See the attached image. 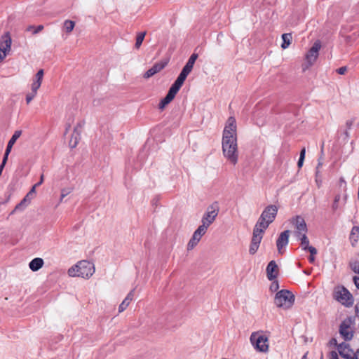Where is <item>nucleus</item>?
<instances>
[{
    "mask_svg": "<svg viewBox=\"0 0 359 359\" xmlns=\"http://www.w3.org/2000/svg\"><path fill=\"white\" fill-rule=\"evenodd\" d=\"M353 282H354V284L355 285L356 287L358 289H359V277L355 276L353 278Z\"/></svg>",
    "mask_w": 359,
    "mask_h": 359,
    "instance_id": "09e8293b",
    "label": "nucleus"
},
{
    "mask_svg": "<svg viewBox=\"0 0 359 359\" xmlns=\"http://www.w3.org/2000/svg\"><path fill=\"white\" fill-rule=\"evenodd\" d=\"M359 358V348L358 349V358Z\"/></svg>",
    "mask_w": 359,
    "mask_h": 359,
    "instance_id": "e2e57ef3",
    "label": "nucleus"
},
{
    "mask_svg": "<svg viewBox=\"0 0 359 359\" xmlns=\"http://www.w3.org/2000/svg\"><path fill=\"white\" fill-rule=\"evenodd\" d=\"M322 166H323V161L320 159H319L318 165H317V167H316V169H319L320 170Z\"/></svg>",
    "mask_w": 359,
    "mask_h": 359,
    "instance_id": "6e6d98bb",
    "label": "nucleus"
},
{
    "mask_svg": "<svg viewBox=\"0 0 359 359\" xmlns=\"http://www.w3.org/2000/svg\"><path fill=\"white\" fill-rule=\"evenodd\" d=\"M353 320L351 318L344 319L340 325L339 333L345 340H351L353 337Z\"/></svg>",
    "mask_w": 359,
    "mask_h": 359,
    "instance_id": "1a4fd4ad",
    "label": "nucleus"
},
{
    "mask_svg": "<svg viewBox=\"0 0 359 359\" xmlns=\"http://www.w3.org/2000/svg\"><path fill=\"white\" fill-rule=\"evenodd\" d=\"M81 124L79 123L74 129V133L71 137L69 144L71 148H74L79 143L80 140V130Z\"/></svg>",
    "mask_w": 359,
    "mask_h": 359,
    "instance_id": "6ab92c4d",
    "label": "nucleus"
},
{
    "mask_svg": "<svg viewBox=\"0 0 359 359\" xmlns=\"http://www.w3.org/2000/svg\"><path fill=\"white\" fill-rule=\"evenodd\" d=\"M13 146V144H11L8 142V144H7V147H6V149L5 151V154H4V156L3 158V161H4V163L7 162L8 155L11 153Z\"/></svg>",
    "mask_w": 359,
    "mask_h": 359,
    "instance_id": "a19ab883",
    "label": "nucleus"
},
{
    "mask_svg": "<svg viewBox=\"0 0 359 359\" xmlns=\"http://www.w3.org/2000/svg\"><path fill=\"white\" fill-rule=\"evenodd\" d=\"M43 264L44 262L42 258L36 257L29 263V267L31 271L36 272L41 269L43 266Z\"/></svg>",
    "mask_w": 359,
    "mask_h": 359,
    "instance_id": "4be33fe9",
    "label": "nucleus"
},
{
    "mask_svg": "<svg viewBox=\"0 0 359 359\" xmlns=\"http://www.w3.org/2000/svg\"><path fill=\"white\" fill-rule=\"evenodd\" d=\"M222 154L226 161L235 165L238 162L239 152L237 143V126L236 119L228 118L223 130L222 140Z\"/></svg>",
    "mask_w": 359,
    "mask_h": 359,
    "instance_id": "f257e3e1",
    "label": "nucleus"
},
{
    "mask_svg": "<svg viewBox=\"0 0 359 359\" xmlns=\"http://www.w3.org/2000/svg\"><path fill=\"white\" fill-rule=\"evenodd\" d=\"M69 128H70V123H69L68 126L66 128V133H67Z\"/></svg>",
    "mask_w": 359,
    "mask_h": 359,
    "instance_id": "680f3d73",
    "label": "nucleus"
},
{
    "mask_svg": "<svg viewBox=\"0 0 359 359\" xmlns=\"http://www.w3.org/2000/svg\"><path fill=\"white\" fill-rule=\"evenodd\" d=\"M6 163H4V161H2V163H1V165H0V175H1V173H2L3 169H4V168L5 165H6Z\"/></svg>",
    "mask_w": 359,
    "mask_h": 359,
    "instance_id": "5fc2aeb1",
    "label": "nucleus"
},
{
    "mask_svg": "<svg viewBox=\"0 0 359 359\" xmlns=\"http://www.w3.org/2000/svg\"><path fill=\"white\" fill-rule=\"evenodd\" d=\"M198 57V54L193 53L189 58L187 62L186 63L185 66L183 67L182 69L190 73L194 67V63L197 60Z\"/></svg>",
    "mask_w": 359,
    "mask_h": 359,
    "instance_id": "393cba45",
    "label": "nucleus"
},
{
    "mask_svg": "<svg viewBox=\"0 0 359 359\" xmlns=\"http://www.w3.org/2000/svg\"><path fill=\"white\" fill-rule=\"evenodd\" d=\"M278 283L277 281H274L271 284L270 290L271 292H276L278 289Z\"/></svg>",
    "mask_w": 359,
    "mask_h": 359,
    "instance_id": "a18cd8bd",
    "label": "nucleus"
},
{
    "mask_svg": "<svg viewBox=\"0 0 359 359\" xmlns=\"http://www.w3.org/2000/svg\"><path fill=\"white\" fill-rule=\"evenodd\" d=\"M329 359H339L338 353L335 351H332L329 354Z\"/></svg>",
    "mask_w": 359,
    "mask_h": 359,
    "instance_id": "49530a36",
    "label": "nucleus"
},
{
    "mask_svg": "<svg viewBox=\"0 0 359 359\" xmlns=\"http://www.w3.org/2000/svg\"><path fill=\"white\" fill-rule=\"evenodd\" d=\"M265 231H266V229H262L261 227H259L255 224L254 229H253L251 243L259 245V244L262 240V238H263V234Z\"/></svg>",
    "mask_w": 359,
    "mask_h": 359,
    "instance_id": "f3484780",
    "label": "nucleus"
},
{
    "mask_svg": "<svg viewBox=\"0 0 359 359\" xmlns=\"http://www.w3.org/2000/svg\"><path fill=\"white\" fill-rule=\"evenodd\" d=\"M189 74V72L182 69V72H180V75L175 80V83H177L179 86H180L182 87Z\"/></svg>",
    "mask_w": 359,
    "mask_h": 359,
    "instance_id": "bb28decb",
    "label": "nucleus"
},
{
    "mask_svg": "<svg viewBox=\"0 0 359 359\" xmlns=\"http://www.w3.org/2000/svg\"><path fill=\"white\" fill-rule=\"evenodd\" d=\"M316 182L318 187H319L321 184V177H316Z\"/></svg>",
    "mask_w": 359,
    "mask_h": 359,
    "instance_id": "864d4df0",
    "label": "nucleus"
},
{
    "mask_svg": "<svg viewBox=\"0 0 359 359\" xmlns=\"http://www.w3.org/2000/svg\"><path fill=\"white\" fill-rule=\"evenodd\" d=\"M180 88H181V86L174 82V83L170 88L168 93L175 97L176 94L177 93V92L180 90Z\"/></svg>",
    "mask_w": 359,
    "mask_h": 359,
    "instance_id": "c9c22d12",
    "label": "nucleus"
},
{
    "mask_svg": "<svg viewBox=\"0 0 359 359\" xmlns=\"http://www.w3.org/2000/svg\"><path fill=\"white\" fill-rule=\"evenodd\" d=\"M72 191H73V189L71 187L62 189L60 201V202L62 201L63 198L69 194Z\"/></svg>",
    "mask_w": 359,
    "mask_h": 359,
    "instance_id": "58836bf2",
    "label": "nucleus"
},
{
    "mask_svg": "<svg viewBox=\"0 0 359 359\" xmlns=\"http://www.w3.org/2000/svg\"><path fill=\"white\" fill-rule=\"evenodd\" d=\"M201 239V238H200L198 236L194 233L192 237L191 238L187 244V250H191L192 249H194L198 245Z\"/></svg>",
    "mask_w": 359,
    "mask_h": 359,
    "instance_id": "a878e982",
    "label": "nucleus"
},
{
    "mask_svg": "<svg viewBox=\"0 0 359 359\" xmlns=\"http://www.w3.org/2000/svg\"><path fill=\"white\" fill-rule=\"evenodd\" d=\"M175 98L174 96L171 95L170 94L168 93L166 96L161 101L159 104V108L163 109L167 104H168L173 99Z\"/></svg>",
    "mask_w": 359,
    "mask_h": 359,
    "instance_id": "c756f323",
    "label": "nucleus"
},
{
    "mask_svg": "<svg viewBox=\"0 0 359 359\" xmlns=\"http://www.w3.org/2000/svg\"><path fill=\"white\" fill-rule=\"evenodd\" d=\"M351 269L356 273L359 274V262L353 260L350 262Z\"/></svg>",
    "mask_w": 359,
    "mask_h": 359,
    "instance_id": "ea45409f",
    "label": "nucleus"
},
{
    "mask_svg": "<svg viewBox=\"0 0 359 359\" xmlns=\"http://www.w3.org/2000/svg\"><path fill=\"white\" fill-rule=\"evenodd\" d=\"M304 161V158H299V161L297 162V165L299 168L302 167Z\"/></svg>",
    "mask_w": 359,
    "mask_h": 359,
    "instance_id": "3c124183",
    "label": "nucleus"
},
{
    "mask_svg": "<svg viewBox=\"0 0 359 359\" xmlns=\"http://www.w3.org/2000/svg\"><path fill=\"white\" fill-rule=\"evenodd\" d=\"M267 278L270 280H273L278 275V266L275 261H271L266 266Z\"/></svg>",
    "mask_w": 359,
    "mask_h": 359,
    "instance_id": "a211bd4d",
    "label": "nucleus"
},
{
    "mask_svg": "<svg viewBox=\"0 0 359 359\" xmlns=\"http://www.w3.org/2000/svg\"><path fill=\"white\" fill-rule=\"evenodd\" d=\"M94 264L87 260H81L71 266L68 271V276L70 277H81L89 279L95 273Z\"/></svg>",
    "mask_w": 359,
    "mask_h": 359,
    "instance_id": "f03ea898",
    "label": "nucleus"
},
{
    "mask_svg": "<svg viewBox=\"0 0 359 359\" xmlns=\"http://www.w3.org/2000/svg\"><path fill=\"white\" fill-rule=\"evenodd\" d=\"M13 146V144H11L8 142V144H7V147H6V149L5 151V154H4V156L3 158V161H4V163L7 162L8 155L11 153Z\"/></svg>",
    "mask_w": 359,
    "mask_h": 359,
    "instance_id": "79ce46f5",
    "label": "nucleus"
},
{
    "mask_svg": "<svg viewBox=\"0 0 359 359\" xmlns=\"http://www.w3.org/2000/svg\"><path fill=\"white\" fill-rule=\"evenodd\" d=\"M290 223L292 224L295 228V236H301L307 232V226L304 219L301 216H295L290 219Z\"/></svg>",
    "mask_w": 359,
    "mask_h": 359,
    "instance_id": "9d476101",
    "label": "nucleus"
},
{
    "mask_svg": "<svg viewBox=\"0 0 359 359\" xmlns=\"http://www.w3.org/2000/svg\"><path fill=\"white\" fill-rule=\"evenodd\" d=\"M165 65L166 64L164 62H158L155 64L152 67H151L144 73V78L148 79L154 76L155 74L162 70L165 67Z\"/></svg>",
    "mask_w": 359,
    "mask_h": 359,
    "instance_id": "aec40b11",
    "label": "nucleus"
},
{
    "mask_svg": "<svg viewBox=\"0 0 359 359\" xmlns=\"http://www.w3.org/2000/svg\"><path fill=\"white\" fill-rule=\"evenodd\" d=\"M180 88H181V86L174 82V83L170 88L168 93L175 97L176 94L177 93V92L180 90Z\"/></svg>",
    "mask_w": 359,
    "mask_h": 359,
    "instance_id": "e433bc0d",
    "label": "nucleus"
},
{
    "mask_svg": "<svg viewBox=\"0 0 359 359\" xmlns=\"http://www.w3.org/2000/svg\"><path fill=\"white\" fill-rule=\"evenodd\" d=\"M253 348L258 352L266 353L269 351V338L262 331L254 332L250 337Z\"/></svg>",
    "mask_w": 359,
    "mask_h": 359,
    "instance_id": "20e7f679",
    "label": "nucleus"
},
{
    "mask_svg": "<svg viewBox=\"0 0 359 359\" xmlns=\"http://www.w3.org/2000/svg\"><path fill=\"white\" fill-rule=\"evenodd\" d=\"M309 262H310L311 263H313V262H314V260H315V257H314V255H312L311 254V255H310V257H309Z\"/></svg>",
    "mask_w": 359,
    "mask_h": 359,
    "instance_id": "4d7b16f0",
    "label": "nucleus"
},
{
    "mask_svg": "<svg viewBox=\"0 0 359 359\" xmlns=\"http://www.w3.org/2000/svg\"><path fill=\"white\" fill-rule=\"evenodd\" d=\"M305 154H306V150L305 149H302L300 151V156H299V158H305Z\"/></svg>",
    "mask_w": 359,
    "mask_h": 359,
    "instance_id": "8fccbe9b",
    "label": "nucleus"
},
{
    "mask_svg": "<svg viewBox=\"0 0 359 359\" xmlns=\"http://www.w3.org/2000/svg\"><path fill=\"white\" fill-rule=\"evenodd\" d=\"M340 183H341V186L344 185V188L346 187V182L344 180H341Z\"/></svg>",
    "mask_w": 359,
    "mask_h": 359,
    "instance_id": "bf43d9fd",
    "label": "nucleus"
},
{
    "mask_svg": "<svg viewBox=\"0 0 359 359\" xmlns=\"http://www.w3.org/2000/svg\"><path fill=\"white\" fill-rule=\"evenodd\" d=\"M175 98L174 96L171 95L170 94L168 93L166 96L161 101L159 104V108L163 109L167 104H168L173 99Z\"/></svg>",
    "mask_w": 359,
    "mask_h": 359,
    "instance_id": "7c9ffc66",
    "label": "nucleus"
},
{
    "mask_svg": "<svg viewBox=\"0 0 359 359\" xmlns=\"http://www.w3.org/2000/svg\"><path fill=\"white\" fill-rule=\"evenodd\" d=\"M304 273H306V274H309V272L306 271H304Z\"/></svg>",
    "mask_w": 359,
    "mask_h": 359,
    "instance_id": "0e129e2a",
    "label": "nucleus"
},
{
    "mask_svg": "<svg viewBox=\"0 0 359 359\" xmlns=\"http://www.w3.org/2000/svg\"><path fill=\"white\" fill-rule=\"evenodd\" d=\"M334 298L346 307L351 306L354 302L352 294L344 286H339L334 289Z\"/></svg>",
    "mask_w": 359,
    "mask_h": 359,
    "instance_id": "423d86ee",
    "label": "nucleus"
},
{
    "mask_svg": "<svg viewBox=\"0 0 359 359\" xmlns=\"http://www.w3.org/2000/svg\"><path fill=\"white\" fill-rule=\"evenodd\" d=\"M175 98L174 96L171 95L170 94L168 93L166 96L161 101L159 104V108L163 109L167 104H168L173 99Z\"/></svg>",
    "mask_w": 359,
    "mask_h": 359,
    "instance_id": "c85d7f7f",
    "label": "nucleus"
},
{
    "mask_svg": "<svg viewBox=\"0 0 359 359\" xmlns=\"http://www.w3.org/2000/svg\"><path fill=\"white\" fill-rule=\"evenodd\" d=\"M43 29V25H39L37 27H34L33 25H29L26 28L27 32H32L33 34H36Z\"/></svg>",
    "mask_w": 359,
    "mask_h": 359,
    "instance_id": "f704fd0d",
    "label": "nucleus"
},
{
    "mask_svg": "<svg viewBox=\"0 0 359 359\" xmlns=\"http://www.w3.org/2000/svg\"><path fill=\"white\" fill-rule=\"evenodd\" d=\"M316 177H321L320 171L319 169H316Z\"/></svg>",
    "mask_w": 359,
    "mask_h": 359,
    "instance_id": "13d9d810",
    "label": "nucleus"
},
{
    "mask_svg": "<svg viewBox=\"0 0 359 359\" xmlns=\"http://www.w3.org/2000/svg\"><path fill=\"white\" fill-rule=\"evenodd\" d=\"M208 229V226L201 223V224L196 229L194 233L198 236L200 238H202L203 236L205 235L207 232Z\"/></svg>",
    "mask_w": 359,
    "mask_h": 359,
    "instance_id": "2f4dec72",
    "label": "nucleus"
},
{
    "mask_svg": "<svg viewBox=\"0 0 359 359\" xmlns=\"http://www.w3.org/2000/svg\"><path fill=\"white\" fill-rule=\"evenodd\" d=\"M290 233L289 230L283 231L276 241V247L280 255H283L285 252V248L288 245Z\"/></svg>",
    "mask_w": 359,
    "mask_h": 359,
    "instance_id": "f8f14e48",
    "label": "nucleus"
},
{
    "mask_svg": "<svg viewBox=\"0 0 359 359\" xmlns=\"http://www.w3.org/2000/svg\"><path fill=\"white\" fill-rule=\"evenodd\" d=\"M302 359H307V353L304 354V355L302 356Z\"/></svg>",
    "mask_w": 359,
    "mask_h": 359,
    "instance_id": "052dcab7",
    "label": "nucleus"
},
{
    "mask_svg": "<svg viewBox=\"0 0 359 359\" xmlns=\"http://www.w3.org/2000/svg\"><path fill=\"white\" fill-rule=\"evenodd\" d=\"M219 206L217 202H214L208 206L201 219V223L208 227L214 222L218 215Z\"/></svg>",
    "mask_w": 359,
    "mask_h": 359,
    "instance_id": "0eeeda50",
    "label": "nucleus"
},
{
    "mask_svg": "<svg viewBox=\"0 0 359 359\" xmlns=\"http://www.w3.org/2000/svg\"><path fill=\"white\" fill-rule=\"evenodd\" d=\"M43 180H44V176H43V175H41L40 177L39 182L38 183H36V184L38 187L40 186L43 182Z\"/></svg>",
    "mask_w": 359,
    "mask_h": 359,
    "instance_id": "603ef678",
    "label": "nucleus"
},
{
    "mask_svg": "<svg viewBox=\"0 0 359 359\" xmlns=\"http://www.w3.org/2000/svg\"><path fill=\"white\" fill-rule=\"evenodd\" d=\"M37 187L38 186L36 184L32 187V188L27 194L25 198L20 201V203L15 206V209L12 212V214L15 212L24 210L31 203L32 200L34 197L36 187Z\"/></svg>",
    "mask_w": 359,
    "mask_h": 359,
    "instance_id": "9b49d317",
    "label": "nucleus"
},
{
    "mask_svg": "<svg viewBox=\"0 0 359 359\" xmlns=\"http://www.w3.org/2000/svg\"><path fill=\"white\" fill-rule=\"evenodd\" d=\"M347 71L346 67H341L337 69V72L339 74L343 75Z\"/></svg>",
    "mask_w": 359,
    "mask_h": 359,
    "instance_id": "de8ad7c7",
    "label": "nucleus"
},
{
    "mask_svg": "<svg viewBox=\"0 0 359 359\" xmlns=\"http://www.w3.org/2000/svg\"><path fill=\"white\" fill-rule=\"evenodd\" d=\"M321 48V43L316 41L306 55V64L303 66V71H305L316 62L318 57L319 50Z\"/></svg>",
    "mask_w": 359,
    "mask_h": 359,
    "instance_id": "6e6552de",
    "label": "nucleus"
},
{
    "mask_svg": "<svg viewBox=\"0 0 359 359\" xmlns=\"http://www.w3.org/2000/svg\"><path fill=\"white\" fill-rule=\"evenodd\" d=\"M21 134H22L21 130L15 131V133L12 135L11 138L8 141V143L13 145L15 143V142L17 141V140L20 137Z\"/></svg>",
    "mask_w": 359,
    "mask_h": 359,
    "instance_id": "4c0bfd02",
    "label": "nucleus"
},
{
    "mask_svg": "<svg viewBox=\"0 0 359 359\" xmlns=\"http://www.w3.org/2000/svg\"><path fill=\"white\" fill-rule=\"evenodd\" d=\"M135 289L132 290L123 299L121 304L118 306V312L121 313L126 309L129 306L134 297Z\"/></svg>",
    "mask_w": 359,
    "mask_h": 359,
    "instance_id": "412c9836",
    "label": "nucleus"
},
{
    "mask_svg": "<svg viewBox=\"0 0 359 359\" xmlns=\"http://www.w3.org/2000/svg\"><path fill=\"white\" fill-rule=\"evenodd\" d=\"M145 35H146V32H140L137 34V37H136V42H135V45L136 48L138 49L141 46L142 41H144Z\"/></svg>",
    "mask_w": 359,
    "mask_h": 359,
    "instance_id": "72a5a7b5",
    "label": "nucleus"
},
{
    "mask_svg": "<svg viewBox=\"0 0 359 359\" xmlns=\"http://www.w3.org/2000/svg\"><path fill=\"white\" fill-rule=\"evenodd\" d=\"M282 39H283V43L281 44V47L283 49H285L290 46V44L291 43V40H292L291 34H283L282 35Z\"/></svg>",
    "mask_w": 359,
    "mask_h": 359,
    "instance_id": "cd10ccee",
    "label": "nucleus"
},
{
    "mask_svg": "<svg viewBox=\"0 0 359 359\" xmlns=\"http://www.w3.org/2000/svg\"><path fill=\"white\" fill-rule=\"evenodd\" d=\"M337 349L339 355L345 359H358V351L354 352L347 344H340Z\"/></svg>",
    "mask_w": 359,
    "mask_h": 359,
    "instance_id": "ddd939ff",
    "label": "nucleus"
},
{
    "mask_svg": "<svg viewBox=\"0 0 359 359\" xmlns=\"http://www.w3.org/2000/svg\"><path fill=\"white\" fill-rule=\"evenodd\" d=\"M296 237L301 241L300 245L303 250L309 251L312 255H316L317 250L314 247L309 245V241L306 233Z\"/></svg>",
    "mask_w": 359,
    "mask_h": 359,
    "instance_id": "2eb2a0df",
    "label": "nucleus"
},
{
    "mask_svg": "<svg viewBox=\"0 0 359 359\" xmlns=\"http://www.w3.org/2000/svg\"><path fill=\"white\" fill-rule=\"evenodd\" d=\"M11 46V39L8 34L4 35L0 41V62L3 60L6 54L10 51Z\"/></svg>",
    "mask_w": 359,
    "mask_h": 359,
    "instance_id": "4468645a",
    "label": "nucleus"
},
{
    "mask_svg": "<svg viewBox=\"0 0 359 359\" xmlns=\"http://www.w3.org/2000/svg\"><path fill=\"white\" fill-rule=\"evenodd\" d=\"M75 26V22L72 20H66L64 22V29L67 33H70Z\"/></svg>",
    "mask_w": 359,
    "mask_h": 359,
    "instance_id": "473e14b6",
    "label": "nucleus"
},
{
    "mask_svg": "<svg viewBox=\"0 0 359 359\" xmlns=\"http://www.w3.org/2000/svg\"><path fill=\"white\" fill-rule=\"evenodd\" d=\"M278 210V208L276 205H267L262 211L255 224L266 230L269 226L274 221Z\"/></svg>",
    "mask_w": 359,
    "mask_h": 359,
    "instance_id": "7ed1b4c3",
    "label": "nucleus"
},
{
    "mask_svg": "<svg viewBox=\"0 0 359 359\" xmlns=\"http://www.w3.org/2000/svg\"><path fill=\"white\" fill-rule=\"evenodd\" d=\"M349 240L352 246H355L359 240V226H354L351 229Z\"/></svg>",
    "mask_w": 359,
    "mask_h": 359,
    "instance_id": "b1692460",
    "label": "nucleus"
},
{
    "mask_svg": "<svg viewBox=\"0 0 359 359\" xmlns=\"http://www.w3.org/2000/svg\"><path fill=\"white\" fill-rule=\"evenodd\" d=\"M37 95L36 93L31 91L30 93H27L26 95V102L27 104H29L31 101L36 97Z\"/></svg>",
    "mask_w": 359,
    "mask_h": 359,
    "instance_id": "c03bdc74",
    "label": "nucleus"
},
{
    "mask_svg": "<svg viewBox=\"0 0 359 359\" xmlns=\"http://www.w3.org/2000/svg\"><path fill=\"white\" fill-rule=\"evenodd\" d=\"M347 199V195L345 194L343 196L338 194L335 196L332 208L334 211H336L340 208V202L341 201V203L344 205L346 202Z\"/></svg>",
    "mask_w": 359,
    "mask_h": 359,
    "instance_id": "5701e85b",
    "label": "nucleus"
},
{
    "mask_svg": "<svg viewBox=\"0 0 359 359\" xmlns=\"http://www.w3.org/2000/svg\"><path fill=\"white\" fill-rule=\"evenodd\" d=\"M44 75V72L43 69H40L35 74L34 77L32 79V83L31 84V90L32 92L36 93L38 90L41 86L43 78Z\"/></svg>",
    "mask_w": 359,
    "mask_h": 359,
    "instance_id": "dca6fc26",
    "label": "nucleus"
},
{
    "mask_svg": "<svg viewBox=\"0 0 359 359\" xmlns=\"http://www.w3.org/2000/svg\"><path fill=\"white\" fill-rule=\"evenodd\" d=\"M259 245L250 243V248H249V253L250 255H254L257 252V250L259 249Z\"/></svg>",
    "mask_w": 359,
    "mask_h": 359,
    "instance_id": "37998d69",
    "label": "nucleus"
},
{
    "mask_svg": "<svg viewBox=\"0 0 359 359\" xmlns=\"http://www.w3.org/2000/svg\"><path fill=\"white\" fill-rule=\"evenodd\" d=\"M294 301V297L292 293L288 290H282L278 292L275 296L274 303L280 308L287 309L290 308Z\"/></svg>",
    "mask_w": 359,
    "mask_h": 359,
    "instance_id": "39448f33",
    "label": "nucleus"
}]
</instances>
